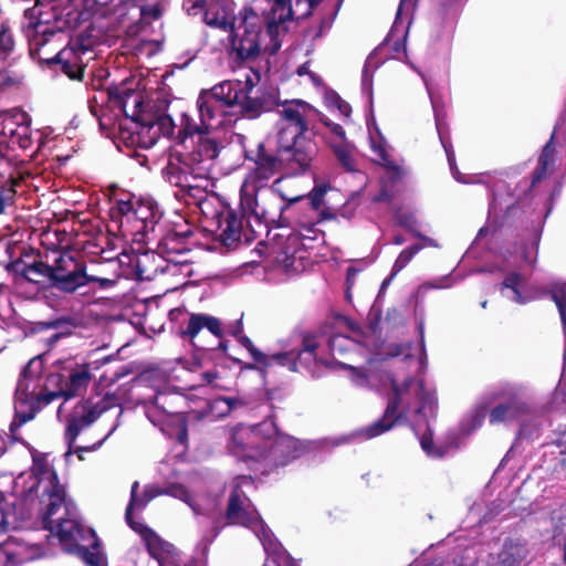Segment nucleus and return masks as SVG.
Wrapping results in <instances>:
<instances>
[{
  "label": "nucleus",
  "instance_id": "nucleus-34",
  "mask_svg": "<svg viewBox=\"0 0 566 566\" xmlns=\"http://www.w3.org/2000/svg\"><path fill=\"white\" fill-rule=\"evenodd\" d=\"M317 343L314 337H306L303 342V348L297 353L289 352L287 355L292 356L295 359V369H290L291 371H297L300 367H304L306 369H312L317 363L319 364H328L323 358L318 357L317 353Z\"/></svg>",
  "mask_w": 566,
  "mask_h": 566
},
{
  "label": "nucleus",
  "instance_id": "nucleus-54",
  "mask_svg": "<svg viewBox=\"0 0 566 566\" xmlns=\"http://www.w3.org/2000/svg\"><path fill=\"white\" fill-rule=\"evenodd\" d=\"M38 153L46 147L50 150L53 149L54 145L51 146V144H54L55 139L60 136L59 134H54V129L51 127L38 129Z\"/></svg>",
  "mask_w": 566,
  "mask_h": 566
},
{
  "label": "nucleus",
  "instance_id": "nucleus-5",
  "mask_svg": "<svg viewBox=\"0 0 566 566\" xmlns=\"http://www.w3.org/2000/svg\"><path fill=\"white\" fill-rule=\"evenodd\" d=\"M40 230L43 231L42 249H38V275L44 280H38V300H43L52 308H59L63 305L65 294L74 293L87 284L88 275L71 252L59 249L51 240L50 230L38 227V232ZM52 235L59 241L56 231Z\"/></svg>",
  "mask_w": 566,
  "mask_h": 566
},
{
  "label": "nucleus",
  "instance_id": "nucleus-26",
  "mask_svg": "<svg viewBox=\"0 0 566 566\" xmlns=\"http://www.w3.org/2000/svg\"><path fill=\"white\" fill-rule=\"evenodd\" d=\"M14 493L18 505L21 506V520L31 516L35 503V471L31 468L27 474H20L14 480Z\"/></svg>",
  "mask_w": 566,
  "mask_h": 566
},
{
  "label": "nucleus",
  "instance_id": "nucleus-55",
  "mask_svg": "<svg viewBox=\"0 0 566 566\" xmlns=\"http://www.w3.org/2000/svg\"><path fill=\"white\" fill-rule=\"evenodd\" d=\"M182 9L188 15L197 17L208 10V0H184Z\"/></svg>",
  "mask_w": 566,
  "mask_h": 566
},
{
  "label": "nucleus",
  "instance_id": "nucleus-43",
  "mask_svg": "<svg viewBox=\"0 0 566 566\" xmlns=\"http://www.w3.org/2000/svg\"><path fill=\"white\" fill-rule=\"evenodd\" d=\"M526 555V549L513 541L505 542L499 554V566H516Z\"/></svg>",
  "mask_w": 566,
  "mask_h": 566
},
{
  "label": "nucleus",
  "instance_id": "nucleus-52",
  "mask_svg": "<svg viewBox=\"0 0 566 566\" xmlns=\"http://www.w3.org/2000/svg\"><path fill=\"white\" fill-rule=\"evenodd\" d=\"M248 403L247 399L243 397H219L213 400V407L219 408V406H224L222 409V413H229L233 410L240 409Z\"/></svg>",
  "mask_w": 566,
  "mask_h": 566
},
{
  "label": "nucleus",
  "instance_id": "nucleus-7",
  "mask_svg": "<svg viewBox=\"0 0 566 566\" xmlns=\"http://www.w3.org/2000/svg\"><path fill=\"white\" fill-rule=\"evenodd\" d=\"M119 106L126 118L130 119V143L140 148L153 147L160 136H171L175 130L172 118L166 113L164 104H145L140 92L127 91L119 99Z\"/></svg>",
  "mask_w": 566,
  "mask_h": 566
},
{
  "label": "nucleus",
  "instance_id": "nucleus-13",
  "mask_svg": "<svg viewBox=\"0 0 566 566\" xmlns=\"http://www.w3.org/2000/svg\"><path fill=\"white\" fill-rule=\"evenodd\" d=\"M274 111L279 115L276 123L277 140L286 145L293 138L305 136L311 123L318 116V112L303 99H284L276 97Z\"/></svg>",
  "mask_w": 566,
  "mask_h": 566
},
{
  "label": "nucleus",
  "instance_id": "nucleus-58",
  "mask_svg": "<svg viewBox=\"0 0 566 566\" xmlns=\"http://www.w3.org/2000/svg\"><path fill=\"white\" fill-rule=\"evenodd\" d=\"M410 350V344H394L389 346L387 355L390 357L402 356L406 359H410L412 356Z\"/></svg>",
  "mask_w": 566,
  "mask_h": 566
},
{
  "label": "nucleus",
  "instance_id": "nucleus-51",
  "mask_svg": "<svg viewBox=\"0 0 566 566\" xmlns=\"http://www.w3.org/2000/svg\"><path fill=\"white\" fill-rule=\"evenodd\" d=\"M22 29L30 42V55H33L35 50L32 46V41L35 39V14L33 8H28L24 10V22L22 23Z\"/></svg>",
  "mask_w": 566,
  "mask_h": 566
},
{
  "label": "nucleus",
  "instance_id": "nucleus-37",
  "mask_svg": "<svg viewBox=\"0 0 566 566\" xmlns=\"http://www.w3.org/2000/svg\"><path fill=\"white\" fill-rule=\"evenodd\" d=\"M329 189L331 186L328 184H316L312 191L307 195L306 212H322V217L331 219L333 213L325 207L324 200V197Z\"/></svg>",
  "mask_w": 566,
  "mask_h": 566
},
{
  "label": "nucleus",
  "instance_id": "nucleus-53",
  "mask_svg": "<svg viewBox=\"0 0 566 566\" xmlns=\"http://www.w3.org/2000/svg\"><path fill=\"white\" fill-rule=\"evenodd\" d=\"M322 0H291L292 9L296 12L293 17L290 18V21L294 19H300L307 17L311 13V10L317 6Z\"/></svg>",
  "mask_w": 566,
  "mask_h": 566
},
{
  "label": "nucleus",
  "instance_id": "nucleus-17",
  "mask_svg": "<svg viewBox=\"0 0 566 566\" xmlns=\"http://www.w3.org/2000/svg\"><path fill=\"white\" fill-rule=\"evenodd\" d=\"M192 118L188 114L181 115L180 133L185 136L198 135V139L192 150L184 154L197 177H202L205 181L210 177L216 166L219 154V147L214 139L207 136L212 129L199 128L198 130L187 132L185 127V118Z\"/></svg>",
  "mask_w": 566,
  "mask_h": 566
},
{
  "label": "nucleus",
  "instance_id": "nucleus-10",
  "mask_svg": "<svg viewBox=\"0 0 566 566\" xmlns=\"http://www.w3.org/2000/svg\"><path fill=\"white\" fill-rule=\"evenodd\" d=\"M113 218H119L120 226L127 227L135 235L144 240L163 217L157 202L149 197H135L129 192H123L115 197L112 207Z\"/></svg>",
  "mask_w": 566,
  "mask_h": 566
},
{
  "label": "nucleus",
  "instance_id": "nucleus-36",
  "mask_svg": "<svg viewBox=\"0 0 566 566\" xmlns=\"http://www.w3.org/2000/svg\"><path fill=\"white\" fill-rule=\"evenodd\" d=\"M322 212H306L295 220L294 230L297 235L304 240H317L321 231L316 228L317 223L325 220Z\"/></svg>",
  "mask_w": 566,
  "mask_h": 566
},
{
  "label": "nucleus",
  "instance_id": "nucleus-48",
  "mask_svg": "<svg viewBox=\"0 0 566 566\" xmlns=\"http://www.w3.org/2000/svg\"><path fill=\"white\" fill-rule=\"evenodd\" d=\"M420 446L422 450L427 453L428 457L431 458H442L447 453V447L444 446H436L432 440V433L430 428H427V431L420 437Z\"/></svg>",
  "mask_w": 566,
  "mask_h": 566
},
{
  "label": "nucleus",
  "instance_id": "nucleus-23",
  "mask_svg": "<svg viewBox=\"0 0 566 566\" xmlns=\"http://www.w3.org/2000/svg\"><path fill=\"white\" fill-rule=\"evenodd\" d=\"M254 164V168L250 170L241 185V188H245L248 196H251L255 188L269 187L270 179L277 174L280 167L276 157L265 153L263 147L260 148Z\"/></svg>",
  "mask_w": 566,
  "mask_h": 566
},
{
  "label": "nucleus",
  "instance_id": "nucleus-35",
  "mask_svg": "<svg viewBox=\"0 0 566 566\" xmlns=\"http://www.w3.org/2000/svg\"><path fill=\"white\" fill-rule=\"evenodd\" d=\"M553 298L557 305L560 314L563 329L565 335V353H564V365L563 373L557 385V394L563 395L566 398V283L556 285L553 290Z\"/></svg>",
  "mask_w": 566,
  "mask_h": 566
},
{
  "label": "nucleus",
  "instance_id": "nucleus-2",
  "mask_svg": "<svg viewBox=\"0 0 566 566\" xmlns=\"http://www.w3.org/2000/svg\"><path fill=\"white\" fill-rule=\"evenodd\" d=\"M343 366L350 370V380L355 386L377 390L390 389L391 396L382 418L349 436L334 439L332 441L333 446L346 443L354 437H361L363 439L378 437L390 430L396 421L401 418L411 419L412 416H423L427 420L434 415L437 405L434 392L427 389L422 380L409 377L399 384L391 373L374 369L371 361L367 370L346 364Z\"/></svg>",
  "mask_w": 566,
  "mask_h": 566
},
{
  "label": "nucleus",
  "instance_id": "nucleus-14",
  "mask_svg": "<svg viewBox=\"0 0 566 566\" xmlns=\"http://www.w3.org/2000/svg\"><path fill=\"white\" fill-rule=\"evenodd\" d=\"M527 387L523 384H503L485 396L489 406L501 400L489 412L491 424L509 423L521 419L530 412L526 401Z\"/></svg>",
  "mask_w": 566,
  "mask_h": 566
},
{
  "label": "nucleus",
  "instance_id": "nucleus-11",
  "mask_svg": "<svg viewBox=\"0 0 566 566\" xmlns=\"http://www.w3.org/2000/svg\"><path fill=\"white\" fill-rule=\"evenodd\" d=\"M139 483L135 481L132 485L130 490V501L126 509V521L132 528H136L138 523H134L133 513L139 512L146 507V505L155 497L159 495H169L175 499L181 500L185 502L196 515H209L210 517H214L220 513L217 504H211L207 507L201 506V504L196 500L192 495V491L186 488L181 483H167L164 488H159L156 485H146L142 495L138 494Z\"/></svg>",
  "mask_w": 566,
  "mask_h": 566
},
{
  "label": "nucleus",
  "instance_id": "nucleus-40",
  "mask_svg": "<svg viewBox=\"0 0 566 566\" xmlns=\"http://www.w3.org/2000/svg\"><path fill=\"white\" fill-rule=\"evenodd\" d=\"M19 527H21V524L18 521L14 505L7 501L0 491V533H7Z\"/></svg>",
  "mask_w": 566,
  "mask_h": 566
},
{
  "label": "nucleus",
  "instance_id": "nucleus-28",
  "mask_svg": "<svg viewBox=\"0 0 566 566\" xmlns=\"http://www.w3.org/2000/svg\"><path fill=\"white\" fill-rule=\"evenodd\" d=\"M368 132H369V142L370 147L374 154L378 157V161L385 166L389 171L394 174L395 177L400 178L403 176V168L391 160L390 155L388 153V144L384 136L381 135L379 128L377 127L375 120H368Z\"/></svg>",
  "mask_w": 566,
  "mask_h": 566
},
{
  "label": "nucleus",
  "instance_id": "nucleus-47",
  "mask_svg": "<svg viewBox=\"0 0 566 566\" xmlns=\"http://www.w3.org/2000/svg\"><path fill=\"white\" fill-rule=\"evenodd\" d=\"M422 249V244H413L403 249L392 265L391 277H395L400 271H402L409 264L412 258Z\"/></svg>",
  "mask_w": 566,
  "mask_h": 566
},
{
  "label": "nucleus",
  "instance_id": "nucleus-6",
  "mask_svg": "<svg viewBox=\"0 0 566 566\" xmlns=\"http://www.w3.org/2000/svg\"><path fill=\"white\" fill-rule=\"evenodd\" d=\"M291 0H273L265 30H261L262 20L251 9H244L242 20L238 25L232 24L229 39L233 50L241 59H250L261 51L275 54L281 48L280 36L285 33L286 23L293 14Z\"/></svg>",
  "mask_w": 566,
  "mask_h": 566
},
{
  "label": "nucleus",
  "instance_id": "nucleus-4",
  "mask_svg": "<svg viewBox=\"0 0 566 566\" xmlns=\"http://www.w3.org/2000/svg\"><path fill=\"white\" fill-rule=\"evenodd\" d=\"M229 451L238 459L260 463L262 474L268 468L285 465L303 452L302 443L279 432L272 419L256 426H237L232 429Z\"/></svg>",
  "mask_w": 566,
  "mask_h": 566
},
{
  "label": "nucleus",
  "instance_id": "nucleus-63",
  "mask_svg": "<svg viewBox=\"0 0 566 566\" xmlns=\"http://www.w3.org/2000/svg\"><path fill=\"white\" fill-rule=\"evenodd\" d=\"M416 237L421 240L420 244H422L423 248L424 247L438 248V243L433 239L426 237V235L421 234L420 232H419V235H416Z\"/></svg>",
  "mask_w": 566,
  "mask_h": 566
},
{
  "label": "nucleus",
  "instance_id": "nucleus-20",
  "mask_svg": "<svg viewBox=\"0 0 566 566\" xmlns=\"http://www.w3.org/2000/svg\"><path fill=\"white\" fill-rule=\"evenodd\" d=\"M14 291L25 300H32L35 295V251L32 247L23 249L20 256L12 261Z\"/></svg>",
  "mask_w": 566,
  "mask_h": 566
},
{
  "label": "nucleus",
  "instance_id": "nucleus-12",
  "mask_svg": "<svg viewBox=\"0 0 566 566\" xmlns=\"http://www.w3.org/2000/svg\"><path fill=\"white\" fill-rule=\"evenodd\" d=\"M182 397L167 389L157 390L155 396L145 399V413L149 421L168 434H177L180 443L187 438L184 416L177 410Z\"/></svg>",
  "mask_w": 566,
  "mask_h": 566
},
{
  "label": "nucleus",
  "instance_id": "nucleus-64",
  "mask_svg": "<svg viewBox=\"0 0 566 566\" xmlns=\"http://www.w3.org/2000/svg\"><path fill=\"white\" fill-rule=\"evenodd\" d=\"M11 199V190H8L6 193L0 191V213L3 212L6 205Z\"/></svg>",
  "mask_w": 566,
  "mask_h": 566
},
{
  "label": "nucleus",
  "instance_id": "nucleus-1",
  "mask_svg": "<svg viewBox=\"0 0 566 566\" xmlns=\"http://www.w3.org/2000/svg\"><path fill=\"white\" fill-rule=\"evenodd\" d=\"M56 459L38 454V494L43 511V528L57 538L64 552L78 556L87 566H106L95 532L85 526L74 502L67 496L59 476Z\"/></svg>",
  "mask_w": 566,
  "mask_h": 566
},
{
  "label": "nucleus",
  "instance_id": "nucleus-45",
  "mask_svg": "<svg viewBox=\"0 0 566 566\" xmlns=\"http://www.w3.org/2000/svg\"><path fill=\"white\" fill-rule=\"evenodd\" d=\"M329 144L339 164L349 171L355 170L353 150L350 145L346 140L339 143L329 142Z\"/></svg>",
  "mask_w": 566,
  "mask_h": 566
},
{
  "label": "nucleus",
  "instance_id": "nucleus-59",
  "mask_svg": "<svg viewBox=\"0 0 566 566\" xmlns=\"http://www.w3.org/2000/svg\"><path fill=\"white\" fill-rule=\"evenodd\" d=\"M555 444L559 448L560 453H566V428L556 433Z\"/></svg>",
  "mask_w": 566,
  "mask_h": 566
},
{
  "label": "nucleus",
  "instance_id": "nucleus-56",
  "mask_svg": "<svg viewBox=\"0 0 566 566\" xmlns=\"http://www.w3.org/2000/svg\"><path fill=\"white\" fill-rule=\"evenodd\" d=\"M13 41L3 22H0V57H4L12 49Z\"/></svg>",
  "mask_w": 566,
  "mask_h": 566
},
{
  "label": "nucleus",
  "instance_id": "nucleus-15",
  "mask_svg": "<svg viewBox=\"0 0 566 566\" xmlns=\"http://www.w3.org/2000/svg\"><path fill=\"white\" fill-rule=\"evenodd\" d=\"M32 357L21 370L14 392V420L10 424L9 439L20 440L18 429L35 416V371Z\"/></svg>",
  "mask_w": 566,
  "mask_h": 566
},
{
  "label": "nucleus",
  "instance_id": "nucleus-42",
  "mask_svg": "<svg viewBox=\"0 0 566 566\" xmlns=\"http://www.w3.org/2000/svg\"><path fill=\"white\" fill-rule=\"evenodd\" d=\"M27 122V114L21 111L3 112L0 114V136L12 138L18 126Z\"/></svg>",
  "mask_w": 566,
  "mask_h": 566
},
{
  "label": "nucleus",
  "instance_id": "nucleus-33",
  "mask_svg": "<svg viewBox=\"0 0 566 566\" xmlns=\"http://www.w3.org/2000/svg\"><path fill=\"white\" fill-rule=\"evenodd\" d=\"M164 258L154 252L146 251L136 259V271L142 280H153L159 272H165Z\"/></svg>",
  "mask_w": 566,
  "mask_h": 566
},
{
  "label": "nucleus",
  "instance_id": "nucleus-41",
  "mask_svg": "<svg viewBox=\"0 0 566 566\" xmlns=\"http://www.w3.org/2000/svg\"><path fill=\"white\" fill-rule=\"evenodd\" d=\"M434 108V117H436V126H437V130H438V134H439V137H440V140H441V144L446 150V155H447V158H448V163H449V166H450V170H451V174L453 176V178L459 181V182H462V184H470L472 182V179L471 178H467L464 177L458 169L457 165H455V156H454V151L452 149V146L449 142L446 140V138L443 137L442 135V132H441V122H440V118H439V114H438V111L437 108L433 106Z\"/></svg>",
  "mask_w": 566,
  "mask_h": 566
},
{
  "label": "nucleus",
  "instance_id": "nucleus-25",
  "mask_svg": "<svg viewBox=\"0 0 566 566\" xmlns=\"http://www.w3.org/2000/svg\"><path fill=\"white\" fill-rule=\"evenodd\" d=\"M102 410L91 407L86 402L77 403L72 413L67 418L65 440L69 450L64 453L65 459L71 455V448L78 433L91 423H93L101 415Z\"/></svg>",
  "mask_w": 566,
  "mask_h": 566
},
{
  "label": "nucleus",
  "instance_id": "nucleus-57",
  "mask_svg": "<svg viewBox=\"0 0 566 566\" xmlns=\"http://www.w3.org/2000/svg\"><path fill=\"white\" fill-rule=\"evenodd\" d=\"M322 122L324 123V125L328 128L329 133L332 134L331 142L339 143V142L346 140L345 130L339 124L333 123L332 120H329L327 118L322 119Z\"/></svg>",
  "mask_w": 566,
  "mask_h": 566
},
{
  "label": "nucleus",
  "instance_id": "nucleus-27",
  "mask_svg": "<svg viewBox=\"0 0 566 566\" xmlns=\"http://www.w3.org/2000/svg\"><path fill=\"white\" fill-rule=\"evenodd\" d=\"M238 334L239 343L250 353L252 358L256 364H259L262 369L269 368L274 365L286 367L287 369H295V359L287 355V354H272L266 355L262 352H260L252 343V340L241 335V327L238 328V331L234 333V335Z\"/></svg>",
  "mask_w": 566,
  "mask_h": 566
},
{
  "label": "nucleus",
  "instance_id": "nucleus-62",
  "mask_svg": "<svg viewBox=\"0 0 566 566\" xmlns=\"http://www.w3.org/2000/svg\"><path fill=\"white\" fill-rule=\"evenodd\" d=\"M326 102L329 107L336 108L337 104L342 102V97L333 92L326 96Z\"/></svg>",
  "mask_w": 566,
  "mask_h": 566
},
{
  "label": "nucleus",
  "instance_id": "nucleus-8",
  "mask_svg": "<svg viewBox=\"0 0 566 566\" xmlns=\"http://www.w3.org/2000/svg\"><path fill=\"white\" fill-rule=\"evenodd\" d=\"M253 481L248 475H239L233 480L229 499L227 518L231 524H240L250 528L263 545L264 551L274 556L277 566H296L290 555L273 538L271 530L264 524L251 501L245 496L243 488H251Z\"/></svg>",
  "mask_w": 566,
  "mask_h": 566
},
{
  "label": "nucleus",
  "instance_id": "nucleus-3",
  "mask_svg": "<svg viewBox=\"0 0 566 566\" xmlns=\"http://www.w3.org/2000/svg\"><path fill=\"white\" fill-rule=\"evenodd\" d=\"M254 87V80L250 74L242 80L223 81L210 90L202 91L197 99L199 122L195 118H185L187 132L206 129H220L233 123L239 112L250 118L260 116L263 112L274 111L276 97L250 96Z\"/></svg>",
  "mask_w": 566,
  "mask_h": 566
},
{
  "label": "nucleus",
  "instance_id": "nucleus-16",
  "mask_svg": "<svg viewBox=\"0 0 566 566\" xmlns=\"http://www.w3.org/2000/svg\"><path fill=\"white\" fill-rule=\"evenodd\" d=\"M88 366H81L72 370L67 378L60 373L50 374L44 382L43 392L38 394V407L49 405L57 397H74L84 392L91 381Z\"/></svg>",
  "mask_w": 566,
  "mask_h": 566
},
{
  "label": "nucleus",
  "instance_id": "nucleus-32",
  "mask_svg": "<svg viewBox=\"0 0 566 566\" xmlns=\"http://www.w3.org/2000/svg\"><path fill=\"white\" fill-rule=\"evenodd\" d=\"M202 328H207L217 337H221L222 335L220 321L207 314H191L180 334L192 339Z\"/></svg>",
  "mask_w": 566,
  "mask_h": 566
},
{
  "label": "nucleus",
  "instance_id": "nucleus-60",
  "mask_svg": "<svg viewBox=\"0 0 566 566\" xmlns=\"http://www.w3.org/2000/svg\"><path fill=\"white\" fill-rule=\"evenodd\" d=\"M88 282H97L99 284L101 287H111L115 284V282L113 280H109V279H103V277H97V276H88Z\"/></svg>",
  "mask_w": 566,
  "mask_h": 566
},
{
  "label": "nucleus",
  "instance_id": "nucleus-31",
  "mask_svg": "<svg viewBox=\"0 0 566 566\" xmlns=\"http://www.w3.org/2000/svg\"><path fill=\"white\" fill-rule=\"evenodd\" d=\"M367 346L361 331L356 327L350 329V335L335 334L328 340V347L333 356H343L346 353L359 350Z\"/></svg>",
  "mask_w": 566,
  "mask_h": 566
},
{
  "label": "nucleus",
  "instance_id": "nucleus-61",
  "mask_svg": "<svg viewBox=\"0 0 566 566\" xmlns=\"http://www.w3.org/2000/svg\"><path fill=\"white\" fill-rule=\"evenodd\" d=\"M336 109L345 117H348L352 112L350 105L344 99L337 104Z\"/></svg>",
  "mask_w": 566,
  "mask_h": 566
},
{
  "label": "nucleus",
  "instance_id": "nucleus-18",
  "mask_svg": "<svg viewBox=\"0 0 566 566\" xmlns=\"http://www.w3.org/2000/svg\"><path fill=\"white\" fill-rule=\"evenodd\" d=\"M163 177L171 186L179 188L176 197L200 199L203 193L202 177H197L184 154L174 153L169 156Z\"/></svg>",
  "mask_w": 566,
  "mask_h": 566
},
{
  "label": "nucleus",
  "instance_id": "nucleus-9",
  "mask_svg": "<svg viewBox=\"0 0 566 566\" xmlns=\"http://www.w3.org/2000/svg\"><path fill=\"white\" fill-rule=\"evenodd\" d=\"M281 179H276L271 187H260L248 196L245 188L240 189V208L243 213L253 217L258 222H285L284 213L290 206L304 199L302 195H289L281 187Z\"/></svg>",
  "mask_w": 566,
  "mask_h": 566
},
{
  "label": "nucleus",
  "instance_id": "nucleus-19",
  "mask_svg": "<svg viewBox=\"0 0 566 566\" xmlns=\"http://www.w3.org/2000/svg\"><path fill=\"white\" fill-rule=\"evenodd\" d=\"M280 163L292 175H303L312 170L318 154V147L314 140L306 136L293 138L286 145L277 140Z\"/></svg>",
  "mask_w": 566,
  "mask_h": 566
},
{
  "label": "nucleus",
  "instance_id": "nucleus-44",
  "mask_svg": "<svg viewBox=\"0 0 566 566\" xmlns=\"http://www.w3.org/2000/svg\"><path fill=\"white\" fill-rule=\"evenodd\" d=\"M130 9L135 10L144 23H150L160 17L161 11L157 2H144V0H129Z\"/></svg>",
  "mask_w": 566,
  "mask_h": 566
},
{
  "label": "nucleus",
  "instance_id": "nucleus-30",
  "mask_svg": "<svg viewBox=\"0 0 566 566\" xmlns=\"http://www.w3.org/2000/svg\"><path fill=\"white\" fill-rule=\"evenodd\" d=\"M134 530L142 535L145 546L150 557L155 559L157 566H164L165 560L171 554L172 546L142 524H138Z\"/></svg>",
  "mask_w": 566,
  "mask_h": 566
},
{
  "label": "nucleus",
  "instance_id": "nucleus-39",
  "mask_svg": "<svg viewBox=\"0 0 566 566\" xmlns=\"http://www.w3.org/2000/svg\"><path fill=\"white\" fill-rule=\"evenodd\" d=\"M489 401H486L485 396L475 405L472 411L468 415V417L463 420L461 424V429L465 434H470L471 432L479 429L483 420L488 413Z\"/></svg>",
  "mask_w": 566,
  "mask_h": 566
},
{
  "label": "nucleus",
  "instance_id": "nucleus-38",
  "mask_svg": "<svg viewBox=\"0 0 566 566\" xmlns=\"http://www.w3.org/2000/svg\"><path fill=\"white\" fill-rule=\"evenodd\" d=\"M554 135L551 140L544 146L542 154L538 158V167L534 171L532 185L538 182L544 176L551 172L555 167V145Z\"/></svg>",
  "mask_w": 566,
  "mask_h": 566
},
{
  "label": "nucleus",
  "instance_id": "nucleus-49",
  "mask_svg": "<svg viewBox=\"0 0 566 566\" xmlns=\"http://www.w3.org/2000/svg\"><path fill=\"white\" fill-rule=\"evenodd\" d=\"M396 222L411 232L413 235H419V222L412 211L399 209L395 214Z\"/></svg>",
  "mask_w": 566,
  "mask_h": 566
},
{
  "label": "nucleus",
  "instance_id": "nucleus-46",
  "mask_svg": "<svg viewBox=\"0 0 566 566\" xmlns=\"http://www.w3.org/2000/svg\"><path fill=\"white\" fill-rule=\"evenodd\" d=\"M203 21L207 25L229 32L233 22L224 12H214L210 8L205 11Z\"/></svg>",
  "mask_w": 566,
  "mask_h": 566
},
{
  "label": "nucleus",
  "instance_id": "nucleus-21",
  "mask_svg": "<svg viewBox=\"0 0 566 566\" xmlns=\"http://www.w3.org/2000/svg\"><path fill=\"white\" fill-rule=\"evenodd\" d=\"M217 235L226 247H233L242 240H252V231L244 217L233 209H224L217 216Z\"/></svg>",
  "mask_w": 566,
  "mask_h": 566
},
{
  "label": "nucleus",
  "instance_id": "nucleus-22",
  "mask_svg": "<svg viewBox=\"0 0 566 566\" xmlns=\"http://www.w3.org/2000/svg\"><path fill=\"white\" fill-rule=\"evenodd\" d=\"M416 2L417 0H400L394 24L382 43L384 48L392 52L391 57L398 59L400 53H406V39Z\"/></svg>",
  "mask_w": 566,
  "mask_h": 566
},
{
  "label": "nucleus",
  "instance_id": "nucleus-24",
  "mask_svg": "<svg viewBox=\"0 0 566 566\" xmlns=\"http://www.w3.org/2000/svg\"><path fill=\"white\" fill-rule=\"evenodd\" d=\"M86 50L82 45H69L62 49L53 59L42 63L53 71H61L72 80H80L83 73L81 54Z\"/></svg>",
  "mask_w": 566,
  "mask_h": 566
},
{
  "label": "nucleus",
  "instance_id": "nucleus-29",
  "mask_svg": "<svg viewBox=\"0 0 566 566\" xmlns=\"http://www.w3.org/2000/svg\"><path fill=\"white\" fill-rule=\"evenodd\" d=\"M502 293L518 304L527 303L535 297L526 276L520 272H511L506 275L502 283Z\"/></svg>",
  "mask_w": 566,
  "mask_h": 566
},
{
  "label": "nucleus",
  "instance_id": "nucleus-50",
  "mask_svg": "<svg viewBox=\"0 0 566 566\" xmlns=\"http://www.w3.org/2000/svg\"><path fill=\"white\" fill-rule=\"evenodd\" d=\"M31 119L27 115V122H22L18 126L13 137L11 138L12 144H18L21 148L27 149L32 145L31 138Z\"/></svg>",
  "mask_w": 566,
  "mask_h": 566
}]
</instances>
